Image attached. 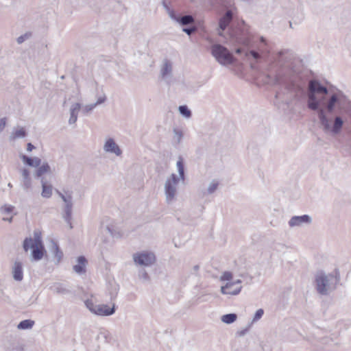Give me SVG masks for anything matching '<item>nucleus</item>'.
Instances as JSON below:
<instances>
[{
    "label": "nucleus",
    "instance_id": "nucleus-27",
    "mask_svg": "<svg viewBox=\"0 0 351 351\" xmlns=\"http://www.w3.org/2000/svg\"><path fill=\"white\" fill-rule=\"evenodd\" d=\"M179 112L185 118H191L192 112L191 110L186 105L180 106L178 108Z\"/></svg>",
    "mask_w": 351,
    "mask_h": 351
},
{
    "label": "nucleus",
    "instance_id": "nucleus-6",
    "mask_svg": "<svg viewBox=\"0 0 351 351\" xmlns=\"http://www.w3.org/2000/svg\"><path fill=\"white\" fill-rule=\"evenodd\" d=\"M64 206L63 208L64 214H63V218L66 223L69 225V228L72 229L73 226L71 223L72 220V210H73V197L71 193L69 194H66V199H65L64 201Z\"/></svg>",
    "mask_w": 351,
    "mask_h": 351
},
{
    "label": "nucleus",
    "instance_id": "nucleus-32",
    "mask_svg": "<svg viewBox=\"0 0 351 351\" xmlns=\"http://www.w3.org/2000/svg\"><path fill=\"white\" fill-rule=\"evenodd\" d=\"M106 230L112 237H120L121 234L119 232L116 231L112 226H107Z\"/></svg>",
    "mask_w": 351,
    "mask_h": 351
},
{
    "label": "nucleus",
    "instance_id": "nucleus-9",
    "mask_svg": "<svg viewBox=\"0 0 351 351\" xmlns=\"http://www.w3.org/2000/svg\"><path fill=\"white\" fill-rule=\"evenodd\" d=\"M104 149L106 152L114 154L116 156H119L122 154V151L119 145L115 143L114 140L112 138H108L104 146Z\"/></svg>",
    "mask_w": 351,
    "mask_h": 351
},
{
    "label": "nucleus",
    "instance_id": "nucleus-30",
    "mask_svg": "<svg viewBox=\"0 0 351 351\" xmlns=\"http://www.w3.org/2000/svg\"><path fill=\"white\" fill-rule=\"evenodd\" d=\"M219 182L216 180H213L207 189L208 194H213L217 190Z\"/></svg>",
    "mask_w": 351,
    "mask_h": 351
},
{
    "label": "nucleus",
    "instance_id": "nucleus-35",
    "mask_svg": "<svg viewBox=\"0 0 351 351\" xmlns=\"http://www.w3.org/2000/svg\"><path fill=\"white\" fill-rule=\"evenodd\" d=\"M232 278V274L230 271H224L220 277L221 281L230 280Z\"/></svg>",
    "mask_w": 351,
    "mask_h": 351
},
{
    "label": "nucleus",
    "instance_id": "nucleus-24",
    "mask_svg": "<svg viewBox=\"0 0 351 351\" xmlns=\"http://www.w3.org/2000/svg\"><path fill=\"white\" fill-rule=\"evenodd\" d=\"M34 321L32 319H24L19 322L17 328L20 330H27L32 328L34 325Z\"/></svg>",
    "mask_w": 351,
    "mask_h": 351
},
{
    "label": "nucleus",
    "instance_id": "nucleus-50",
    "mask_svg": "<svg viewBox=\"0 0 351 351\" xmlns=\"http://www.w3.org/2000/svg\"><path fill=\"white\" fill-rule=\"evenodd\" d=\"M3 220L8 221L9 222H12V217H10V218H3Z\"/></svg>",
    "mask_w": 351,
    "mask_h": 351
},
{
    "label": "nucleus",
    "instance_id": "nucleus-4",
    "mask_svg": "<svg viewBox=\"0 0 351 351\" xmlns=\"http://www.w3.org/2000/svg\"><path fill=\"white\" fill-rule=\"evenodd\" d=\"M179 182V178L176 174L172 173L168 178L165 184V192L166 199L168 203L171 202L176 194V185Z\"/></svg>",
    "mask_w": 351,
    "mask_h": 351
},
{
    "label": "nucleus",
    "instance_id": "nucleus-22",
    "mask_svg": "<svg viewBox=\"0 0 351 351\" xmlns=\"http://www.w3.org/2000/svg\"><path fill=\"white\" fill-rule=\"evenodd\" d=\"M194 17L191 14L180 15L178 17L177 21L181 25H188L193 23Z\"/></svg>",
    "mask_w": 351,
    "mask_h": 351
},
{
    "label": "nucleus",
    "instance_id": "nucleus-33",
    "mask_svg": "<svg viewBox=\"0 0 351 351\" xmlns=\"http://www.w3.org/2000/svg\"><path fill=\"white\" fill-rule=\"evenodd\" d=\"M14 206H13L12 205H9V204H5L4 206H1V212L6 213V214L11 213L14 210Z\"/></svg>",
    "mask_w": 351,
    "mask_h": 351
},
{
    "label": "nucleus",
    "instance_id": "nucleus-34",
    "mask_svg": "<svg viewBox=\"0 0 351 351\" xmlns=\"http://www.w3.org/2000/svg\"><path fill=\"white\" fill-rule=\"evenodd\" d=\"M263 314H264V311L263 308L258 309L254 315L252 321L257 322L263 317Z\"/></svg>",
    "mask_w": 351,
    "mask_h": 351
},
{
    "label": "nucleus",
    "instance_id": "nucleus-48",
    "mask_svg": "<svg viewBox=\"0 0 351 351\" xmlns=\"http://www.w3.org/2000/svg\"><path fill=\"white\" fill-rule=\"evenodd\" d=\"M242 282L241 280H237L234 282H230L229 283H234V286L235 285H240L241 283Z\"/></svg>",
    "mask_w": 351,
    "mask_h": 351
},
{
    "label": "nucleus",
    "instance_id": "nucleus-53",
    "mask_svg": "<svg viewBox=\"0 0 351 351\" xmlns=\"http://www.w3.org/2000/svg\"><path fill=\"white\" fill-rule=\"evenodd\" d=\"M8 186L12 187V184L10 183L8 184Z\"/></svg>",
    "mask_w": 351,
    "mask_h": 351
},
{
    "label": "nucleus",
    "instance_id": "nucleus-16",
    "mask_svg": "<svg viewBox=\"0 0 351 351\" xmlns=\"http://www.w3.org/2000/svg\"><path fill=\"white\" fill-rule=\"evenodd\" d=\"M12 273L16 281L21 282L23 279V265L21 262L15 261Z\"/></svg>",
    "mask_w": 351,
    "mask_h": 351
},
{
    "label": "nucleus",
    "instance_id": "nucleus-49",
    "mask_svg": "<svg viewBox=\"0 0 351 351\" xmlns=\"http://www.w3.org/2000/svg\"><path fill=\"white\" fill-rule=\"evenodd\" d=\"M163 4V6L165 7V8L167 10V11H168V8H170L168 5L165 3V1H163L162 3Z\"/></svg>",
    "mask_w": 351,
    "mask_h": 351
},
{
    "label": "nucleus",
    "instance_id": "nucleus-26",
    "mask_svg": "<svg viewBox=\"0 0 351 351\" xmlns=\"http://www.w3.org/2000/svg\"><path fill=\"white\" fill-rule=\"evenodd\" d=\"M27 136L26 130L24 128H21L19 130H16L15 132H12L10 138H23Z\"/></svg>",
    "mask_w": 351,
    "mask_h": 351
},
{
    "label": "nucleus",
    "instance_id": "nucleus-21",
    "mask_svg": "<svg viewBox=\"0 0 351 351\" xmlns=\"http://www.w3.org/2000/svg\"><path fill=\"white\" fill-rule=\"evenodd\" d=\"M42 184V192L41 195L44 198H50L52 195L53 186L51 184H48L44 180L43 178L41 180Z\"/></svg>",
    "mask_w": 351,
    "mask_h": 351
},
{
    "label": "nucleus",
    "instance_id": "nucleus-19",
    "mask_svg": "<svg viewBox=\"0 0 351 351\" xmlns=\"http://www.w3.org/2000/svg\"><path fill=\"white\" fill-rule=\"evenodd\" d=\"M50 289L53 293L60 295L69 294L71 292L63 284L59 282L55 283Z\"/></svg>",
    "mask_w": 351,
    "mask_h": 351
},
{
    "label": "nucleus",
    "instance_id": "nucleus-1",
    "mask_svg": "<svg viewBox=\"0 0 351 351\" xmlns=\"http://www.w3.org/2000/svg\"><path fill=\"white\" fill-rule=\"evenodd\" d=\"M217 3L223 8L226 11L219 21V35L223 36V32L228 29V35L235 45H241L235 49L237 54L244 53L245 56L251 61V68L256 71V77L258 80L267 84L264 82V75H266L271 67H275L278 64V58L276 56L282 51L288 49H283L276 53H270L266 48L267 40L261 36L259 44L256 38L248 29L247 25L244 21L241 23H234L233 19L235 14L236 8L234 6L233 0H217Z\"/></svg>",
    "mask_w": 351,
    "mask_h": 351
},
{
    "label": "nucleus",
    "instance_id": "nucleus-40",
    "mask_svg": "<svg viewBox=\"0 0 351 351\" xmlns=\"http://www.w3.org/2000/svg\"><path fill=\"white\" fill-rule=\"evenodd\" d=\"M167 12H168V14H169L170 18L172 19L173 20L177 21L178 17L180 16V14H177L176 13V12L171 8H168Z\"/></svg>",
    "mask_w": 351,
    "mask_h": 351
},
{
    "label": "nucleus",
    "instance_id": "nucleus-51",
    "mask_svg": "<svg viewBox=\"0 0 351 351\" xmlns=\"http://www.w3.org/2000/svg\"><path fill=\"white\" fill-rule=\"evenodd\" d=\"M199 266L198 265H195V266L193 267V269H194V271H197L199 270Z\"/></svg>",
    "mask_w": 351,
    "mask_h": 351
},
{
    "label": "nucleus",
    "instance_id": "nucleus-18",
    "mask_svg": "<svg viewBox=\"0 0 351 351\" xmlns=\"http://www.w3.org/2000/svg\"><path fill=\"white\" fill-rule=\"evenodd\" d=\"M81 104L75 103L72 104L70 108V118L69 119V124L75 123L77 120V114L81 109Z\"/></svg>",
    "mask_w": 351,
    "mask_h": 351
},
{
    "label": "nucleus",
    "instance_id": "nucleus-20",
    "mask_svg": "<svg viewBox=\"0 0 351 351\" xmlns=\"http://www.w3.org/2000/svg\"><path fill=\"white\" fill-rule=\"evenodd\" d=\"M176 166L179 174V180H182L184 181L186 178L185 176V167H184V162L182 156H178V161L176 162Z\"/></svg>",
    "mask_w": 351,
    "mask_h": 351
},
{
    "label": "nucleus",
    "instance_id": "nucleus-36",
    "mask_svg": "<svg viewBox=\"0 0 351 351\" xmlns=\"http://www.w3.org/2000/svg\"><path fill=\"white\" fill-rule=\"evenodd\" d=\"M140 278L143 280L144 281H149L150 280V277L148 274V273L145 270V269H143L141 272H140Z\"/></svg>",
    "mask_w": 351,
    "mask_h": 351
},
{
    "label": "nucleus",
    "instance_id": "nucleus-2",
    "mask_svg": "<svg viewBox=\"0 0 351 351\" xmlns=\"http://www.w3.org/2000/svg\"><path fill=\"white\" fill-rule=\"evenodd\" d=\"M341 279L339 269L326 274L324 271H318L315 276V285L317 292L322 295H328L337 289Z\"/></svg>",
    "mask_w": 351,
    "mask_h": 351
},
{
    "label": "nucleus",
    "instance_id": "nucleus-43",
    "mask_svg": "<svg viewBox=\"0 0 351 351\" xmlns=\"http://www.w3.org/2000/svg\"><path fill=\"white\" fill-rule=\"evenodd\" d=\"M106 96L100 97L97 99V101L94 104H96V106H97V105L103 104L106 101Z\"/></svg>",
    "mask_w": 351,
    "mask_h": 351
},
{
    "label": "nucleus",
    "instance_id": "nucleus-8",
    "mask_svg": "<svg viewBox=\"0 0 351 351\" xmlns=\"http://www.w3.org/2000/svg\"><path fill=\"white\" fill-rule=\"evenodd\" d=\"M115 311L116 306L114 304H112V307L107 304H97L95 314L99 316H110L113 315Z\"/></svg>",
    "mask_w": 351,
    "mask_h": 351
},
{
    "label": "nucleus",
    "instance_id": "nucleus-17",
    "mask_svg": "<svg viewBox=\"0 0 351 351\" xmlns=\"http://www.w3.org/2000/svg\"><path fill=\"white\" fill-rule=\"evenodd\" d=\"M32 260L33 261H38L41 260L46 253L45 246L42 247H32Z\"/></svg>",
    "mask_w": 351,
    "mask_h": 351
},
{
    "label": "nucleus",
    "instance_id": "nucleus-39",
    "mask_svg": "<svg viewBox=\"0 0 351 351\" xmlns=\"http://www.w3.org/2000/svg\"><path fill=\"white\" fill-rule=\"evenodd\" d=\"M167 12H168V14H169L170 18L172 19L173 20L177 21L178 17L180 16V14H177L176 13V12L171 8H168Z\"/></svg>",
    "mask_w": 351,
    "mask_h": 351
},
{
    "label": "nucleus",
    "instance_id": "nucleus-7",
    "mask_svg": "<svg viewBox=\"0 0 351 351\" xmlns=\"http://www.w3.org/2000/svg\"><path fill=\"white\" fill-rule=\"evenodd\" d=\"M42 247L44 246L41 237L39 233L34 232V239L32 238H25L23 241V247L25 252H27L30 247Z\"/></svg>",
    "mask_w": 351,
    "mask_h": 351
},
{
    "label": "nucleus",
    "instance_id": "nucleus-38",
    "mask_svg": "<svg viewBox=\"0 0 351 351\" xmlns=\"http://www.w3.org/2000/svg\"><path fill=\"white\" fill-rule=\"evenodd\" d=\"M196 27H184L182 29V31L184 32H185L186 34H188L189 36H191L193 33H194L195 31H196Z\"/></svg>",
    "mask_w": 351,
    "mask_h": 351
},
{
    "label": "nucleus",
    "instance_id": "nucleus-25",
    "mask_svg": "<svg viewBox=\"0 0 351 351\" xmlns=\"http://www.w3.org/2000/svg\"><path fill=\"white\" fill-rule=\"evenodd\" d=\"M237 319V315L236 313H228L223 315L221 317V321L227 324H230L234 322Z\"/></svg>",
    "mask_w": 351,
    "mask_h": 351
},
{
    "label": "nucleus",
    "instance_id": "nucleus-44",
    "mask_svg": "<svg viewBox=\"0 0 351 351\" xmlns=\"http://www.w3.org/2000/svg\"><path fill=\"white\" fill-rule=\"evenodd\" d=\"M249 328H250V326L248 327H247L246 328L243 329V330L238 331L237 333V335L239 336V337L244 336L247 333V332L248 331Z\"/></svg>",
    "mask_w": 351,
    "mask_h": 351
},
{
    "label": "nucleus",
    "instance_id": "nucleus-23",
    "mask_svg": "<svg viewBox=\"0 0 351 351\" xmlns=\"http://www.w3.org/2000/svg\"><path fill=\"white\" fill-rule=\"evenodd\" d=\"M50 170L51 168L47 162H43L42 165L37 167L34 176L35 178H38L43 174L50 172Z\"/></svg>",
    "mask_w": 351,
    "mask_h": 351
},
{
    "label": "nucleus",
    "instance_id": "nucleus-12",
    "mask_svg": "<svg viewBox=\"0 0 351 351\" xmlns=\"http://www.w3.org/2000/svg\"><path fill=\"white\" fill-rule=\"evenodd\" d=\"M234 283H226L221 287V293L223 295H237L242 289V286L234 288Z\"/></svg>",
    "mask_w": 351,
    "mask_h": 351
},
{
    "label": "nucleus",
    "instance_id": "nucleus-42",
    "mask_svg": "<svg viewBox=\"0 0 351 351\" xmlns=\"http://www.w3.org/2000/svg\"><path fill=\"white\" fill-rule=\"evenodd\" d=\"M6 125V118L0 119V132H2Z\"/></svg>",
    "mask_w": 351,
    "mask_h": 351
},
{
    "label": "nucleus",
    "instance_id": "nucleus-41",
    "mask_svg": "<svg viewBox=\"0 0 351 351\" xmlns=\"http://www.w3.org/2000/svg\"><path fill=\"white\" fill-rule=\"evenodd\" d=\"M96 107V104H89V105H86L85 107H84V113H88L90 111H92Z\"/></svg>",
    "mask_w": 351,
    "mask_h": 351
},
{
    "label": "nucleus",
    "instance_id": "nucleus-11",
    "mask_svg": "<svg viewBox=\"0 0 351 351\" xmlns=\"http://www.w3.org/2000/svg\"><path fill=\"white\" fill-rule=\"evenodd\" d=\"M21 185L23 189L27 191L32 188V179L30 177V172L28 169L23 168L21 170Z\"/></svg>",
    "mask_w": 351,
    "mask_h": 351
},
{
    "label": "nucleus",
    "instance_id": "nucleus-5",
    "mask_svg": "<svg viewBox=\"0 0 351 351\" xmlns=\"http://www.w3.org/2000/svg\"><path fill=\"white\" fill-rule=\"evenodd\" d=\"M135 263L142 266H150L156 262V256L151 252H142L133 254Z\"/></svg>",
    "mask_w": 351,
    "mask_h": 351
},
{
    "label": "nucleus",
    "instance_id": "nucleus-37",
    "mask_svg": "<svg viewBox=\"0 0 351 351\" xmlns=\"http://www.w3.org/2000/svg\"><path fill=\"white\" fill-rule=\"evenodd\" d=\"M30 36V34H28V33H26L23 35H21L20 36H19L16 39V41H17V43L18 44H21L23 43L25 40H27V38H29Z\"/></svg>",
    "mask_w": 351,
    "mask_h": 351
},
{
    "label": "nucleus",
    "instance_id": "nucleus-47",
    "mask_svg": "<svg viewBox=\"0 0 351 351\" xmlns=\"http://www.w3.org/2000/svg\"><path fill=\"white\" fill-rule=\"evenodd\" d=\"M56 193H58L59 197L62 199V201H64L65 199H66V195H64L63 193H62L58 190H56ZM66 194H68V193H66Z\"/></svg>",
    "mask_w": 351,
    "mask_h": 351
},
{
    "label": "nucleus",
    "instance_id": "nucleus-45",
    "mask_svg": "<svg viewBox=\"0 0 351 351\" xmlns=\"http://www.w3.org/2000/svg\"><path fill=\"white\" fill-rule=\"evenodd\" d=\"M110 300H113L117 298V289L115 287L114 291L110 292Z\"/></svg>",
    "mask_w": 351,
    "mask_h": 351
},
{
    "label": "nucleus",
    "instance_id": "nucleus-15",
    "mask_svg": "<svg viewBox=\"0 0 351 351\" xmlns=\"http://www.w3.org/2000/svg\"><path fill=\"white\" fill-rule=\"evenodd\" d=\"M23 162L32 167H38L41 165V159L38 157H30L25 154L20 156Z\"/></svg>",
    "mask_w": 351,
    "mask_h": 351
},
{
    "label": "nucleus",
    "instance_id": "nucleus-14",
    "mask_svg": "<svg viewBox=\"0 0 351 351\" xmlns=\"http://www.w3.org/2000/svg\"><path fill=\"white\" fill-rule=\"evenodd\" d=\"M77 264L73 266V270L79 275L85 274L86 271L87 260L85 256H80L77 258Z\"/></svg>",
    "mask_w": 351,
    "mask_h": 351
},
{
    "label": "nucleus",
    "instance_id": "nucleus-52",
    "mask_svg": "<svg viewBox=\"0 0 351 351\" xmlns=\"http://www.w3.org/2000/svg\"><path fill=\"white\" fill-rule=\"evenodd\" d=\"M323 340L326 342L328 341V338H324Z\"/></svg>",
    "mask_w": 351,
    "mask_h": 351
},
{
    "label": "nucleus",
    "instance_id": "nucleus-31",
    "mask_svg": "<svg viewBox=\"0 0 351 351\" xmlns=\"http://www.w3.org/2000/svg\"><path fill=\"white\" fill-rule=\"evenodd\" d=\"M85 305L91 313L95 314L97 304H94L91 300H86L85 301Z\"/></svg>",
    "mask_w": 351,
    "mask_h": 351
},
{
    "label": "nucleus",
    "instance_id": "nucleus-28",
    "mask_svg": "<svg viewBox=\"0 0 351 351\" xmlns=\"http://www.w3.org/2000/svg\"><path fill=\"white\" fill-rule=\"evenodd\" d=\"M174 137L173 141L175 145H178L180 143L182 138H183V132L181 130L178 128L173 129Z\"/></svg>",
    "mask_w": 351,
    "mask_h": 351
},
{
    "label": "nucleus",
    "instance_id": "nucleus-10",
    "mask_svg": "<svg viewBox=\"0 0 351 351\" xmlns=\"http://www.w3.org/2000/svg\"><path fill=\"white\" fill-rule=\"evenodd\" d=\"M312 221L311 217L308 215H303L301 216H293L289 221L290 227L300 226L302 223L309 224Z\"/></svg>",
    "mask_w": 351,
    "mask_h": 351
},
{
    "label": "nucleus",
    "instance_id": "nucleus-46",
    "mask_svg": "<svg viewBox=\"0 0 351 351\" xmlns=\"http://www.w3.org/2000/svg\"><path fill=\"white\" fill-rule=\"evenodd\" d=\"M34 149H35V146L32 143H28L27 144V152H32Z\"/></svg>",
    "mask_w": 351,
    "mask_h": 351
},
{
    "label": "nucleus",
    "instance_id": "nucleus-29",
    "mask_svg": "<svg viewBox=\"0 0 351 351\" xmlns=\"http://www.w3.org/2000/svg\"><path fill=\"white\" fill-rule=\"evenodd\" d=\"M53 247L54 248V256L57 258L58 263H59L63 257V253L56 243L53 242Z\"/></svg>",
    "mask_w": 351,
    "mask_h": 351
},
{
    "label": "nucleus",
    "instance_id": "nucleus-13",
    "mask_svg": "<svg viewBox=\"0 0 351 351\" xmlns=\"http://www.w3.org/2000/svg\"><path fill=\"white\" fill-rule=\"evenodd\" d=\"M173 71V64L171 60L165 58L163 60L162 65L160 69V75L162 79H166L171 76Z\"/></svg>",
    "mask_w": 351,
    "mask_h": 351
},
{
    "label": "nucleus",
    "instance_id": "nucleus-3",
    "mask_svg": "<svg viewBox=\"0 0 351 351\" xmlns=\"http://www.w3.org/2000/svg\"><path fill=\"white\" fill-rule=\"evenodd\" d=\"M210 53L215 60L221 65L227 66L233 64L236 58L232 53L221 44H214L211 46Z\"/></svg>",
    "mask_w": 351,
    "mask_h": 351
}]
</instances>
